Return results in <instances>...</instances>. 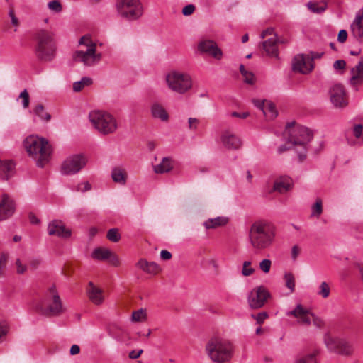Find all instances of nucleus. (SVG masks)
<instances>
[{"label":"nucleus","mask_w":363,"mask_h":363,"mask_svg":"<svg viewBox=\"0 0 363 363\" xmlns=\"http://www.w3.org/2000/svg\"><path fill=\"white\" fill-rule=\"evenodd\" d=\"M34 53L41 62H50L56 56L57 41L53 32L38 29L33 34Z\"/></svg>","instance_id":"f257e3e1"},{"label":"nucleus","mask_w":363,"mask_h":363,"mask_svg":"<svg viewBox=\"0 0 363 363\" xmlns=\"http://www.w3.org/2000/svg\"><path fill=\"white\" fill-rule=\"evenodd\" d=\"M275 237L274 228L264 221H256L249 230V240L256 250H264L272 244Z\"/></svg>","instance_id":"f03ea898"},{"label":"nucleus","mask_w":363,"mask_h":363,"mask_svg":"<svg viewBox=\"0 0 363 363\" xmlns=\"http://www.w3.org/2000/svg\"><path fill=\"white\" fill-rule=\"evenodd\" d=\"M23 145L28 155L37 160L38 167H43L49 162L52 147L48 140L43 138L29 136Z\"/></svg>","instance_id":"7ed1b4c3"},{"label":"nucleus","mask_w":363,"mask_h":363,"mask_svg":"<svg viewBox=\"0 0 363 363\" xmlns=\"http://www.w3.org/2000/svg\"><path fill=\"white\" fill-rule=\"evenodd\" d=\"M209 358L215 363H225L230 360L233 354L232 343L221 337L211 338L206 345Z\"/></svg>","instance_id":"20e7f679"},{"label":"nucleus","mask_w":363,"mask_h":363,"mask_svg":"<svg viewBox=\"0 0 363 363\" xmlns=\"http://www.w3.org/2000/svg\"><path fill=\"white\" fill-rule=\"evenodd\" d=\"M286 133L288 134V142L301 147L302 150L298 152L300 162L306 158V145L312 139L313 133L307 128L295 125V123H289L286 126Z\"/></svg>","instance_id":"39448f33"},{"label":"nucleus","mask_w":363,"mask_h":363,"mask_svg":"<svg viewBox=\"0 0 363 363\" xmlns=\"http://www.w3.org/2000/svg\"><path fill=\"white\" fill-rule=\"evenodd\" d=\"M323 342L330 352L346 357H352L354 354V344L347 338L325 333Z\"/></svg>","instance_id":"423d86ee"},{"label":"nucleus","mask_w":363,"mask_h":363,"mask_svg":"<svg viewBox=\"0 0 363 363\" xmlns=\"http://www.w3.org/2000/svg\"><path fill=\"white\" fill-rule=\"evenodd\" d=\"M89 117L95 128L103 135L111 134L117 130L116 119L107 112L94 111L89 113Z\"/></svg>","instance_id":"0eeeda50"},{"label":"nucleus","mask_w":363,"mask_h":363,"mask_svg":"<svg viewBox=\"0 0 363 363\" xmlns=\"http://www.w3.org/2000/svg\"><path fill=\"white\" fill-rule=\"evenodd\" d=\"M64 312L62 303L56 290L55 286H52L47 291L40 308L41 314L50 316H58Z\"/></svg>","instance_id":"6e6552de"},{"label":"nucleus","mask_w":363,"mask_h":363,"mask_svg":"<svg viewBox=\"0 0 363 363\" xmlns=\"http://www.w3.org/2000/svg\"><path fill=\"white\" fill-rule=\"evenodd\" d=\"M79 43L80 45H84L86 49L77 50L74 53L73 58L76 62H81L86 66H91L101 59V54H96V45L92 43L90 38L82 36Z\"/></svg>","instance_id":"1a4fd4ad"},{"label":"nucleus","mask_w":363,"mask_h":363,"mask_svg":"<svg viewBox=\"0 0 363 363\" xmlns=\"http://www.w3.org/2000/svg\"><path fill=\"white\" fill-rule=\"evenodd\" d=\"M168 87L177 93L184 94L192 86L191 77L186 74L177 71H172L166 76Z\"/></svg>","instance_id":"9d476101"},{"label":"nucleus","mask_w":363,"mask_h":363,"mask_svg":"<svg viewBox=\"0 0 363 363\" xmlns=\"http://www.w3.org/2000/svg\"><path fill=\"white\" fill-rule=\"evenodd\" d=\"M120 15L130 21L139 18L143 13V8L139 0H118L116 4Z\"/></svg>","instance_id":"9b49d317"},{"label":"nucleus","mask_w":363,"mask_h":363,"mask_svg":"<svg viewBox=\"0 0 363 363\" xmlns=\"http://www.w3.org/2000/svg\"><path fill=\"white\" fill-rule=\"evenodd\" d=\"M270 297L268 290L263 286L254 288L248 294L247 302L251 309L262 308Z\"/></svg>","instance_id":"f8f14e48"},{"label":"nucleus","mask_w":363,"mask_h":363,"mask_svg":"<svg viewBox=\"0 0 363 363\" xmlns=\"http://www.w3.org/2000/svg\"><path fill=\"white\" fill-rule=\"evenodd\" d=\"M86 164V159L81 155H74L67 157L62 164L61 172L69 175L79 172Z\"/></svg>","instance_id":"ddd939ff"},{"label":"nucleus","mask_w":363,"mask_h":363,"mask_svg":"<svg viewBox=\"0 0 363 363\" xmlns=\"http://www.w3.org/2000/svg\"><path fill=\"white\" fill-rule=\"evenodd\" d=\"M292 68L294 72L307 74L313 69L314 65L310 62L307 55L299 54L294 57Z\"/></svg>","instance_id":"4468645a"},{"label":"nucleus","mask_w":363,"mask_h":363,"mask_svg":"<svg viewBox=\"0 0 363 363\" xmlns=\"http://www.w3.org/2000/svg\"><path fill=\"white\" fill-rule=\"evenodd\" d=\"M330 101L337 108H344L347 105V99L343 86L335 84L330 89Z\"/></svg>","instance_id":"2eb2a0df"},{"label":"nucleus","mask_w":363,"mask_h":363,"mask_svg":"<svg viewBox=\"0 0 363 363\" xmlns=\"http://www.w3.org/2000/svg\"><path fill=\"white\" fill-rule=\"evenodd\" d=\"M16 204L14 201L6 194L2 195L0 202V221L11 217L15 212Z\"/></svg>","instance_id":"dca6fc26"},{"label":"nucleus","mask_w":363,"mask_h":363,"mask_svg":"<svg viewBox=\"0 0 363 363\" xmlns=\"http://www.w3.org/2000/svg\"><path fill=\"white\" fill-rule=\"evenodd\" d=\"M198 49L200 52L207 53L216 60H220L223 57L222 50L211 40H201L198 45Z\"/></svg>","instance_id":"f3484780"},{"label":"nucleus","mask_w":363,"mask_h":363,"mask_svg":"<svg viewBox=\"0 0 363 363\" xmlns=\"http://www.w3.org/2000/svg\"><path fill=\"white\" fill-rule=\"evenodd\" d=\"M287 315L294 316L298 319L300 324L305 325H310L311 318L313 317V314L301 304H298L294 310L287 313Z\"/></svg>","instance_id":"a211bd4d"},{"label":"nucleus","mask_w":363,"mask_h":363,"mask_svg":"<svg viewBox=\"0 0 363 363\" xmlns=\"http://www.w3.org/2000/svg\"><path fill=\"white\" fill-rule=\"evenodd\" d=\"M48 232L50 235H56L62 238H67L71 235V230L67 229L62 221L58 220H52L48 224Z\"/></svg>","instance_id":"6ab92c4d"},{"label":"nucleus","mask_w":363,"mask_h":363,"mask_svg":"<svg viewBox=\"0 0 363 363\" xmlns=\"http://www.w3.org/2000/svg\"><path fill=\"white\" fill-rule=\"evenodd\" d=\"M350 28L354 38L363 43V9L357 13Z\"/></svg>","instance_id":"aec40b11"},{"label":"nucleus","mask_w":363,"mask_h":363,"mask_svg":"<svg viewBox=\"0 0 363 363\" xmlns=\"http://www.w3.org/2000/svg\"><path fill=\"white\" fill-rule=\"evenodd\" d=\"M221 142L227 149L237 150L241 146L240 140L228 131H225L222 134Z\"/></svg>","instance_id":"412c9836"},{"label":"nucleus","mask_w":363,"mask_h":363,"mask_svg":"<svg viewBox=\"0 0 363 363\" xmlns=\"http://www.w3.org/2000/svg\"><path fill=\"white\" fill-rule=\"evenodd\" d=\"M293 180L291 177L283 176L277 178L274 182L273 190L283 194L289 191L293 186Z\"/></svg>","instance_id":"4be33fe9"},{"label":"nucleus","mask_w":363,"mask_h":363,"mask_svg":"<svg viewBox=\"0 0 363 363\" xmlns=\"http://www.w3.org/2000/svg\"><path fill=\"white\" fill-rule=\"evenodd\" d=\"M350 84L355 86L363 82V58L362 57L357 65L351 69Z\"/></svg>","instance_id":"5701e85b"},{"label":"nucleus","mask_w":363,"mask_h":363,"mask_svg":"<svg viewBox=\"0 0 363 363\" xmlns=\"http://www.w3.org/2000/svg\"><path fill=\"white\" fill-rule=\"evenodd\" d=\"M87 294L90 301L96 304L101 305L104 301L103 291L94 286L92 282L89 283Z\"/></svg>","instance_id":"b1692460"},{"label":"nucleus","mask_w":363,"mask_h":363,"mask_svg":"<svg viewBox=\"0 0 363 363\" xmlns=\"http://www.w3.org/2000/svg\"><path fill=\"white\" fill-rule=\"evenodd\" d=\"M262 46L267 54L272 57L277 58L279 55L277 48V38L276 35L271 37L262 43Z\"/></svg>","instance_id":"393cba45"},{"label":"nucleus","mask_w":363,"mask_h":363,"mask_svg":"<svg viewBox=\"0 0 363 363\" xmlns=\"http://www.w3.org/2000/svg\"><path fill=\"white\" fill-rule=\"evenodd\" d=\"M136 266L146 273L155 275L161 271L160 267L155 262H148L145 259H140Z\"/></svg>","instance_id":"a878e982"},{"label":"nucleus","mask_w":363,"mask_h":363,"mask_svg":"<svg viewBox=\"0 0 363 363\" xmlns=\"http://www.w3.org/2000/svg\"><path fill=\"white\" fill-rule=\"evenodd\" d=\"M14 173V164L11 160H0V177L9 179Z\"/></svg>","instance_id":"bb28decb"},{"label":"nucleus","mask_w":363,"mask_h":363,"mask_svg":"<svg viewBox=\"0 0 363 363\" xmlns=\"http://www.w3.org/2000/svg\"><path fill=\"white\" fill-rule=\"evenodd\" d=\"M228 218L225 216H218L214 218H209L203 223L206 229H215L223 227L228 223Z\"/></svg>","instance_id":"cd10ccee"},{"label":"nucleus","mask_w":363,"mask_h":363,"mask_svg":"<svg viewBox=\"0 0 363 363\" xmlns=\"http://www.w3.org/2000/svg\"><path fill=\"white\" fill-rule=\"evenodd\" d=\"M172 169L173 164L170 157H164L159 164L154 166V171L157 174L167 173Z\"/></svg>","instance_id":"c85d7f7f"},{"label":"nucleus","mask_w":363,"mask_h":363,"mask_svg":"<svg viewBox=\"0 0 363 363\" xmlns=\"http://www.w3.org/2000/svg\"><path fill=\"white\" fill-rule=\"evenodd\" d=\"M151 113L154 118H160L162 121L168 119V114L164 108L158 103H154L151 107Z\"/></svg>","instance_id":"c756f323"},{"label":"nucleus","mask_w":363,"mask_h":363,"mask_svg":"<svg viewBox=\"0 0 363 363\" xmlns=\"http://www.w3.org/2000/svg\"><path fill=\"white\" fill-rule=\"evenodd\" d=\"M114 182L125 184L126 182V172L121 168H114L111 173Z\"/></svg>","instance_id":"7c9ffc66"},{"label":"nucleus","mask_w":363,"mask_h":363,"mask_svg":"<svg viewBox=\"0 0 363 363\" xmlns=\"http://www.w3.org/2000/svg\"><path fill=\"white\" fill-rule=\"evenodd\" d=\"M306 6L312 13H321L326 10L328 4L325 1H321L320 5L317 2L309 1L307 3Z\"/></svg>","instance_id":"2f4dec72"},{"label":"nucleus","mask_w":363,"mask_h":363,"mask_svg":"<svg viewBox=\"0 0 363 363\" xmlns=\"http://www.w3.org/2000/svg\"><path fill=\"white\" fill-rule=\"evenodd\" d=\"M111 255V252L108 249L96 248L92 252V257L98 260H105L109 258Z\"/></svg>","instance_id":"473e14b6"},{"label":"nucleus","mask_w":363,"mask_h":363,"mask_svg":"<svg viewBox=\"0 0 363 363\" xmlns=\"http://www.w3.org/2000/svg\"><path fill=\"white\" fill-rule=\"evenodd\" d=\"M263 114L269 119H274L277 116L275 106L271 101H267L262 111Z\"/></svg>","instance_id":"72a5a7b5"},{"label":"nucleus","mask_w":363,"mask_h":363,"mask_svg":"<svg viewBox=\"0 0 363 363\" xmlns=\"http://www.w3.org/2000/svg\"><path fill=\"white\" fill-rule=\"evenodd\" d=\"M92 84V79L89 77H82V79L79 82H75L73 84V90L75 92H79L82 91L84 87L86 86H89Z\"/></svg>","instance_id":"f704fd0d"},{"label":"nucleus","mask_w":363,"mask_h":363,"mask_svg":"<svg viewBox=\"0 0 363 363\" xmlns=\"http://www.w3.org/2000/svg\"><path fill=\"white\" fill-rule=\"evenodd\" d=\"M33 112L35 115L46 122L49 121L51 118L50 114L45 111V108L41 104L36 105L33 109Z\"/></svg>","instance_id":"c9c22d12"},{"label":"nucleus","mask_w":363,"mask_h":363,"mask_svg":"<svg viewBox=\"0 0 363 363\" xmlns=\"http://www.w3.org/2000/svg\"><path fill=\"white\" fill-rule=\"evenodd\" d=\"M315 356V353L299 356L295 363H317Z\"/></svg>","instance_id":"e433bc0d"},{"label":"nucleus","mask_w":363,"mask_h":363,"mask_svg":"<svg viewBox=\"0 0 363 363\" xmlns=\"http://www.w3.org/2000/svg\"><path fill=\"white\" fill-rule=\"evenodd\" d=\"M106 238L113 242H118L121 240V234L118 228H111L108 230Z\"/></svg>","instance_id":"4c0bfd02"},{"label":"nucleus","mask_w":363,"mask_h":363,"mask_svg":"<svg viewBox=\"0 0 363 363\" xmlns=\"http://www.w3.org/2000/svg\"><path fill=\"white\" fill-rule=\"evenodd\" d=\"M286 286L293 292L295 289V279L292 273L288 272L284 274Z\"/></svg>","instance_id":"58836bf2"},{"label":"nucleus","mask_w":363,"mask_h":363,"mask_svg":"<svg viewBox=\"0 0 363 363\" xmlns=\"http://www.w3.org/2000/svg\"><path fill=\"white\" fill-rule=\"evenodd\" d=\"M330 288L329 284L325 281L321 282L318 294L323 298H326L330 296Z\"/></svg>","instance_id":"ea45409f"},{"label":"nucleus","mask_w":363,"mask_h":363,"mask_svg":"<svg viewBox=\"0 0 363 363\" xmlns=\"http://www.w3.org/2000/svg\"><path fill=\"white\" fill-rule=\"evenodd\" d=\"M323 212L322 200L318 198L315 203L312 206V216L319 217Z\"/></svg>","instance_id":"a19ab883"},{"label":"nucleus","mask_w":363,"mask_h":363,"mask_svg":"<svg viewBox=\"0 0 363 363\" xmlns=\"http://www.w3.org/2000/svg\"><path fill=\"white\" fill-rule=\"evenodd\" d=\"M252 263L250 261H245L242 269V274L245 277L252 275L255 272V269L250 267Z\"/></svg>","instance_id":"79ce46f5"},{"label":"nucleus","mask_w":363,"mask_h":363,"mask_svg":"<svg viewBox=\"0 0 363 363\" xmlns=\"http://www.w3.org/2000/svg\"><path fill=\"white\" fill-rule=\"evenodd\" d=\"M146 318V313L145 311L143 309L138 310L136 311H134L132 314V320L133 321H141Z\"/></svg>","instance_id":"37998d69"},{"label":"nucleus","mask_w":363,"mask_h":363,"mask_svg":"<svg viewBox=\"0 0 363 363\" xmlns=\"http://www.w3.org/2000/svg\"><path fill=\"white\" fill-rule=\"evenodd\" d=\"M8 255L2 253L0 255V277L4 276V271L8 262Z\"/></svg>","instance_id":"c03bdc74"},{"label":"nucleus","mask_w":363,"mask_h":363,"mask_svg":"<svg viewBox=\"0 0 363 363\" xmlns=\"http://www.w3.org/2000/svg\"><path fill=\"white\" fill-rule=\"evenodd\" d=\"M259 269L264 273H268L270 271L272 262L270 259H264L259 262Z\"/></svg>","instance_id":"a18cd8bd"},{"label":"nucleus","mask_w":363,"mask_h":363,"mask_svg":"<svg viewBox=\"0 0 363 363\" xmlns=\"http://www.w3.org/2000/svg\"><path fill=\"white\" fill-rule=\"evenodd\" d=\"M252 318H254L257 323L259 325L262 324L264 320L269 317L268 313L267 312H261L257 315L252 314Z\"/></svg>","instance_id":"49530a36"},{"label":"nucleus","mask_w":363,"mask_h":363,"mask_svg":"<svg viewBox=\"0 0 363 363\" xmlns=\"http://www.w3.org/2000/svg\"><path fill=\"white\" fill-rule=\"evenodd\" d=\"M91 189V184L88 182H85L79 184L76 186L75 190L77 191L85 192V191H89Z\"/></svg>","instance_id":"de8ad7c7"},{"label":"nucleus","mask_w":363,"mask_h":363,"mask_svg":"<svg viewBox=\"0 0 363 363\" xmlns=\"http://www.w3.org/2000/svg\"><path fill=\"white\" fill-rule=\"evenodd\" d=\"M48 8L55 12H60L62 10V5L58 1H52L48 3Z\"/></svg>","instance_id":"09e8293b"},{"label":"nucleus","mask_w":363,"mask_h":363,"mask_svg":"<svg viewBox=\"0 0 363 363\" xmlns=\"http://www.w3.org/2000/svg\"><path fill=\"white\" fill-rule=\"evenodd\" d=\"M353 133H354V135L355 136V138H360L362 137V140H363V125H361V124L355 125L353 128Z\"/></svg>","instance_id":"8fccbe9b"},{"label":"nucleus","mask_w":363,"mask_h":363,"mask_svg":"<svg viewBox=\"0 0 363 363\" xmlns=\"http://www.w3.org/2000/svg\"><path fill=\"white\" fill-rule=\"evenodd\" d=\"M19 98L23 99V106L28 108L29 106V94L26 89L23 90L19 95Z\"/></svg>","instance_id":"3c124183"},{"label":"nucleus","mask_w":363,"mask_h":363,"mask_svg":"<svg viewBox=\"0 0 363 363\" xmlns=\"http://www.w3.org/2000/svg\"><path fill=\"white\" fill-rule=\"evenodd\" d=\"M9 17L11 18V21L12 25H13L14 26H16V27L18 26H19V21H18L17 17L15 15V11H14V9L13 8H11L9 9Z\"/></svg>","instance_id":"603ef678"},{"label":"nucleus","mask_w":363,"mask_h":363,"mask_svg":"<svg viewBox=\"0 0 363 363\" xmlns=\"http://www.w3.org/2000/svg\"><path fill=\"white\" fill-rule=\"evenodd\" d=\"M189 128L191 130H196L199 124V120L196 118H189L188 119Z\"/></svg>","instance_id":"864d4df0"},{"label":"nucleus","mask_w":363,"mask_h":363,"mask_svg":"<svg viewBox=\"0 0 363 363\" xmlns=\"http://www.w3.org/2000/svg\"><path fill=\"white\" fill-rule=\"evenodd\" d=\"M242 76L245 78V82L250 84H252L254 83L255 78L252 72L249 71L245 72V74Z\"/></svg>","instance_id":"5fc2aeb1"},{"label":"nucleus","mask_w":363,"mask_h":363,"mask_svg":"<svg viewBox=\"0 0 363 363\" xmlns=\"http://www.w3.org/2000/svg\"><path fill=\"white\" fill-rule=\"evenodd\" d=\"M195 6L193 4H188L182 9V13L184 16H189L194 13Z\"/></svg>","instance_id":"6e6d98bb"},{"label":"nucleus","mask_w":363,"mask_h":363,"mask_svg":"<svg viewBox=\"0 0 363 363\" xmlns=\"http://www.w3.org/2000/svg\"><path fill=\"white\" fill-rule=\"evenodd\" d=\"M16 265L17 267V273L18 274H23L26 269L27 267L25 264H23L20 260V259H17L16 261Z\"/></svg>","instance_id":"4d7b16f0"},{"label":"nucleus","mask_w":363,"mask_h":363,"mask_svg":"<svg viewBox=\"0 0 363 363\" xmlns=\"http://www.w3.org/2000/svg\"><path fill=\"white\" fill-rule=\"evenodd\" d=\"M323 55V52H311L309 54H307L308 58L309 59L310 62L311 63H313V60L315 59H319L322 57Z\"/></svg>","instance_id":"13d9d810"},{"label":"nucleus","mask_w":363,"mask_h":363,"mask_svg":"<svg viewBox=\"0 0 363 363\" xmlns=\"http://www.w3.org/2000/svg\"><path fill=\"white\" fill-rule=\"evenodd\" d=\"M346 63L343 60H336L333 64V67L335 69H344L345 68Z\"/></svg>","instance_id":"bf43d9fd"},{"label":"nucleus","mask_w":363,"mask_h":363,"mask_svg":"<svg viewBox=\"0 0 363 363\" xmlns=\"http://www.w3.org/2000/svg\"><path fill=\"white\" fill-rule=\"evenodd\" d=\"M143 352V350L140 349L139 350H132L129 352L128 357L131 359H138Z\"/></svg>","instance_id":"052dcab7"},{"label":"nucleus","mask_w":363,"mask_h":363,"mask_svg":"<svg viewBox=\"0 0 363 363\" xmlns=\"http://www.w3.org/2000/svg\"><path fill=\"white\" fill-rule=\"evenodd\" d=\"M347 38V33L345 30H340L337 36V40L340 43H345Z\"/></svg>","instance_id":"680f3d73"},{"label":"nucleus","mask_w":363,"mask_h":363,"mask_svg":"<svg viewBox=\"0 0 363 363\" xmlns=\"http://www.w3.org/2000/svg\"><path fill=\"white\" fill-rule=\"evenodd\" d=\"M267 101L263 100H259V99H253L252 102L255 104V106L259 108L262 111H263V108L264 107L266 102Z\"/></svg>","instance_id":"e2e57ef3"},{"label":"nucleus","mask_w":363,"mask_h":363,"mask_svg":"<svg viewBox=\"0 0 363 363\" xmlns=\"http://www.w3.org/2000/svg\"><path fill=\"white\" fill-rule=\"evenodd\" d=\"M160 257L163 260H169L172 258V254L169 251L163 250L160 252Z\"/></svg>","instance_id":"0e129e2a"},{"label":"nucleus","mask_w":363,"mask_h":363,"mask_svg":"<svg viewBox=\"0 0 363 363\" xmlns=\"http://www.w3.org/2000/svg\"><path fill=\"white\" fill-rule=\"evenodd\" d=\"M29 220L32 224L37 225L40 223V220L36 217L33 213H30L28 215Z\"/></svg>","instance_id":"69168bd1"},{"label":"nucleus","mask_w":363,"mask_h":363,"mask_svg":"<svg viewBox=\"0 0 363 363\" xmlns=\"http://www.w3.org/2000/svg\"><path fill=\"white\" fill-rule=\"evenodd\" d=\"M300 253V249L297 245H294L291 250V257L296 259Z\"/></svg>","instance_id":"338daca9"},{"label":"nucleus","mask_w":363,"mask_h":363,"mask_svg":"<svg viewBox=\"0 0 363 363\" xmlns=\"http://www.w3.org/2000/svg\"><path fill=\"white\" fill-rule=\"evenodd\" d=\"M109 259H110V262L113 265L118 266L120 264L119 259L116 255L111 254V257H109Z\"/></svg>","instance_id":"774afa93"}]
</instances>
